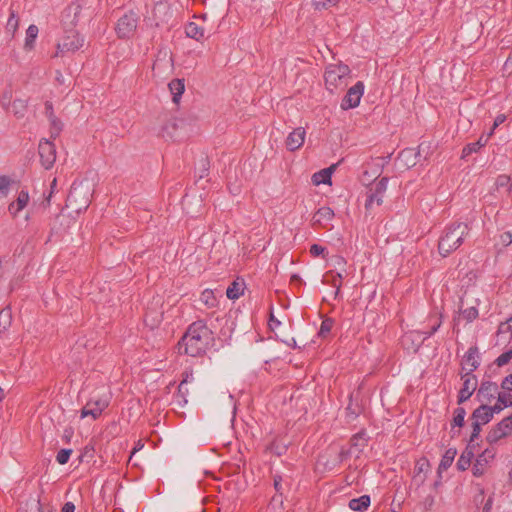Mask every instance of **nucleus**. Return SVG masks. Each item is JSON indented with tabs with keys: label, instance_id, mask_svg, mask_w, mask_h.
<instances>
[{
	"label": "nucleus",
	"instance_id": "f257e3e1",
	"mask_svg": "<svg viewBox=\"0 0 512 512\" xmlns=\"http://www.w3.org/2000/svg\"><path fill=\"white\" fill-rule=\"evenodd\" d=\"M215 345L213 331L203 319L192 322L177 343V351L180 355L201 357Z\"/></svg>",
	"mask_w": 512,
	"mask_h": 512
},
{
	"label": "nucleus",
	"instance_id": "f03ea898",
	"mask_svg": "<svg viewBox=\"0 0 512 512\" xmlns=\"http://www.w3.org/2000/svg\"><path fill=\"white\" fill-rule=\"evenodd\" d=\"M350 72L351 70L346 64H330L326 68L324 74L327 89L330 92H334V90L346 86V80L349 77Z\"/></svg>",
	"mask_w": 512,
	"mask_h": 512
},
{
	"label": "nucleus",
	"instance_id": "7ed1b4c3",
	"mask_svg": "<svg viewBox=\"0 0 512 512\" xmlns=\"http://www.w3.org/2000/svg\"><path fill=\"white\" fill-rule=\"evenodd\" d=\"M492 418L489 405L481 404L473 411L471 415L472 433L470 435V442H474L479 437L482 425L489 423Z\"/></svg>",
	"mask_w": 512,
	"mask_h": 512
},
{
	"label": "nucleus",
	"instance_id": "20e7f679",
	"mask_svg": "<svg viewBox=\"0 0 512 512\" xmlns=\"http://www.w3.org/2000/svg\"><path fill=\"white\" fill-rule=\"evenodd\" d=\"M138 20V15L133 11L124 14L116 24L115 30L118 37L122 39L133 37L138 26Z\"/></svg>",
	"mask_w": 512,
	"mask_h": 512
},
{
	"label": "nucleus",
	"instance_id": "39448f33",
	"mask_svg": "<svg viewBox=\"0 0 512 512\" xmlns=\"http://www.w3.org/2000/svg\"><path fill=\"white\" fill-rule=\"evenodd\" d=\"M83 38L80 37L79 33L75 30H70L58 42L56 46L55 57H63L68 52H75L83 46Z\"/></svg>",
	"mask_w": 512,
	"mask_h": 512
},
{
	"label": "nucleus",
	"instance_id": "423d86ee",
	"mask_svg": "<svg viewBox=\"0 0 512 512\" xmlns=\"http://www.w3.org/2000/svg\"><path fill=\"white\" fill-rule=\"evenodd\" d=\"M38 153L41 165L45 169H50L56 161V147L53 142L44 139L41 140L38 146Z\"/></svg>",
	"mask_w": 512,
	"mask_h": 512
},
{
	"label": "nucleus",
	"instance_id": "0eeeda50",
	"mask_svg": "<svg viewBox=\"0 0 512 512\" xmlns=\"http://www.w3.org/2000/svg\"><path fill=\"white\" fill-rule=\"evenodd\" d=\"M499 386L492 381H482L476 393V399L481 404L489 405L495 398L499 397Z\"/></svg>",
	"mask_w": 512,
	"mask_h": 512
},
{
	"label": "nucleus",
	"instance_id": "6e6552de",
	"mask_svg": "<svg viewBox=\"0 0 512 512\" xmlns=\"http://www.w3.org/2000/svg\"><path fill=\"white\" fill-rule=\"evenodd\" d=\"M364 93V84L362 81H358L352 86L341 101V109L348 110L355 108L359 105L360 99Z\"/></svg>",
	"mask_w": 512,
	"mask_h": 512
},
{
	"label": "nucleus",
	"instance_id": "1a4fd4ad",
	"mask_svg": "<svg viewBox=\"0 0 512 512\" xmlns=\"http://www.w3.org/2000/svg\"><path fill=\"white\" fill-rule=\"evenodd\" d=\"M424 151V143H421L418 148H405L398 155V161L405 169L414 167Z\"/></svg>",
	"mask_w": 512,
	"mask_h": 512
},
{
	"label": "nucleus",
	"instance_id": "9d476101",
	"mask_svg": "<svg viewBox=\"0 0 512 512\" xmlns=\"http://www.w3.org/2000/svg\"><path fill=\"white\" fill-rule=\"evenodd\" d=\"M389 178L388 177H382L374 187V190L368 194L366 202H365V209L368 211L372 207L373 203L376 202L377 205H381L383 203V195L387 189Z\"/></svg>",
	"mask_w": 512,
	"mask_h": 512
},
{
	"label": "nucleus",
	"instance_id": "9b49d317",
	"mask_svg": "<svg viewBox=\"0 0 512 512\" xmlns=\"http://www.w3.org/2000/svg\"><path fill=\"white\" fill-rule=\"evenodd\" d=\"M511 419L504 418L488 432L486 439L490 444L496 443L512 433L510 427Z\"/></svg>",
	"mask_w": 512,
	"mask_h": 512
},
{
	"label": "nucleus",
	"instance_id": "f8f14e48",
	"mask_svg": "<svg viewBox=\"0 0 512 512\" xmlns=\"http://www.w3.org/2000/svg\"><path fill=\"white\" fill-rule=\"evenodd\" d=\"M463 386L459 391L458 403L461 404L468 400L472 394L476 391L478 386V380L472 373H466L463 377Z\"/></svg>",
	"mask_w": 512,
	"mask_h": 512
},
{
	"label": "nucleus",
	"instance_id": "ddd939ff",
	"mask_svg": "<svg viewBox=\"0 0 512 512\" xmlns=\"http://www.w3.org/2000/svg\"><path fill=\"white\" fill-rule=\"evenodd\" d=\"M429 469L430 463L427 458L422 457L417 460L413 471L412 485L416 488L421 487L426 481Z\"/></svg>",
	"mask_w": 512,
	"mask_h": 512
},
{
	"label": "nucleus",
	"instance_id": "4468645a",
	"mask_svg": "<svg viewBox=\"0 0 512 512\" xmlns=\"http://www.w3.org/2000/svg\"><path fill=\"white\" fill-rule=\"evenodd\" d=\"M306 131L303 127H297L290 132L286 138L285 144L289 151H296L304 144Z\"/></svg>",
	"mask_w": 512,
	"mask_h": 512
},
{
	"label": "nucleus",
	"instance_id": "2eb2a0df",
	"mask_svg": "<svg viewBox=\"0 0 512 512\" xmlns=\"http://www.w3.org/2000/svg\"><path fill=\"white\" fill-rule=\"evenodd\" d=\"M334 211L327 206L320 207L312 217V226L325 227L334 218Z\"/></svg>",
	"mask_w": 512,
	"mask_h": 512
},
{
	"label": "nucleus",
	"instance_id": "dca6fc26",
	"mask_svg": "<svg viewBox=\"0 0 512 512\" xmlns=\"http://www.w3.org/2000/svg\"><path fill=\"white\" fill-rule=\"evenodd\" d=\"M369 441V436L366 431L362 429L358 433L354 434L350 438V448L355 453L356 458H359L360 454L363 452L364 448L367 446Z\"/></svg>",
	"mask_w": 512,
	"mask_h": 512
},
{
	"label": "nucleus",
	"instance_id": "f3484780",
	"mask_svg": "<svg viewBox=\"0 0 512 512\" xmlns=\"http://www.w3.org/2000/svg\"><path fill=\"white\" fill-rule=\"evenodd\" d=\"M500 388L499 402L512 406V376L510 374L502 380Z\"/></svg>",
	"mask_w": 512,
	"mask_h": 512
},
{
	"label": "nucleus",
	"instance_id": "a211bd4d",
	"mask_svg": "<svg viewBox=\"0 0 512 512\" xmlns=\"http://www.w3.org/2000/svg\"><path fill=\"white\" fill-rule=\"evenodd\" d=\"M468 234V226L465 223L459 222L454 223L452 227H450V238L455 237V241L453 242V248L457 249L463 243L464 237Z\"/></svg>",
	"mask_w": 512,
	"mask_h": 512
},
{
	"label": "nucleus",
	"instance_id": "6ab92c4d",
	"mask_svg": "<svg viewBox=\"0 0 512 512\" xmlns=\"http://www.w3.org/2000/svg\"><path fill=\"white\" fill-rule=\"evenodd\" d=\"M290 443L284 437H276L267 447L266 450L280 457L286 454Z\"/></svg>",
	"mask_w": 512,
	"mask_h": 512
},
{
	"label": "nucleus",
	"instance_id": "aec40b11",
	"mask_svg": "<svg viewBox=\"0 0 512 512\" xmlns=\"http://www.w3.org/2000/svg\"><path fill=\"white\" fill-rule=\"evenodd\" d=\"M478 357V348L477 347H470L467 351L466 355L464 356L462 366L464 370H468L467 373H471L474 371L479 363L477 361Z\"/></svg>",
	"mask_w": 512,
	"mask_h": 512
},
{
	"label": "nucleus",
	"instance_id": "412c9836",
	"mask_svg": "<svg viewBox=\"0 0 512 512\" xmlns=\"http://www.w3.org/2000/svg\"><path fill=\"white\" fill-rule=\"evenodd\" d=\"M273 486L276 494L285 495L291 487V479L279 474L273 475Z\"/></svg>",
	"mask_w": 512,
	"mask_h": 512
},
{
	"label": "nucleus",
	"instance_id": "4be33fe9",
	"mask_svg": "<svg viewBox=\"0 0 512 512\" xmlns=\"http://www.w3.org/2000/svg\"><path fill=\"white\" fill-rule=\"evenodd\" d=\"M335 168H336V165L333 164V165H331L328 168L322 169V170L314 173L313 176H312L313 183L316 184V185H319V184H330L331 183V176H332V173L335 170Z\"/></svg>",
	"mask_w": 512,
	"mask_h": 512
},
{
	"label": "nucleus",
	"instance_id": "5701e85b",
	"mask_svg": "<svg viewBox=\"0 0 512 512\" xmlns=\"http://www.w3.org/2000/svg\"><path fill=\"white\" fill-rule=\"evenodd\" d=\"M168 87L171 94L173 95V102L178 103L185 90L184 79H173L168 84Z\"/></svg>",
	"mask_w": 512,
	"mask_h": 512
},
{
	"label": "nucleus",
	"instance_id": "b1692460",
	"mask_svg": "<svg viewBox=\"0 0 512 512\" xmlns=\"http://www.w3.org/2000/svg\"><path fill=\"white\" fill-rule=\"evenodd\" d=\"M189 394L188 388L186 386V380H181L178 385L177 392L174 395V403L179 407H184L187 403V396Z\"/></svg>",
	"mask_w": 512,
	"mask_h": 512
},
{
	"label": "nucleus",
	"instance_id": "393cba45",
	"mask_svg": "<svg viewBox=\"0 0 512 512\" xmlns=\"http://www.w3.org/2000/svg\"><path fill=\"white\" fill-rule=\"evenodd\" d=\"M185 33L187 37L193 38L197 41H200L205 37L204 28L195 22H189L186 24Z\"/></svg>",
	"mask_w": 512,
	"mask_h": 512
},
{
	"label": "nucleus",
	"instance_id": "a878e982",
	"mask_svg": "<svg viewBox=\"0 0 512 512\" xmlns=\"http://www.w3.org/2000/svg\"><path fill=\"white\" fill-rule=\"evenodd\" d=\"M371 499L369 495H362L349 501L348 506L353 511H364L370 506Z\"/></svg>",
	"mask_w": 512,
	"mask_h": 512
},
{
	"label": "nucleus",
	"instance_id": "bb28decb",
	"mask_svg": "<svg viewBox=\"0 0 512 512\" xmlns=\"http://www.w3.org/2000/svg\"><path fill=\"white\" fill-rule=\"evenodd\" d=\"M39 29L36 25L31 24L26 30L24 49L30 51L34 48Z\"/></svg>",
	"mask_w": 512,
	"mask_h": 512
},
{
	"label": "nucleus",
	"instance_id": "cd10ccee",
	"mask_svg": "<svg viewBox=\"0 0 512 512\" xmlns=\"http://www.w3.org/2000/svg\"><path fill=\"white\" fill-rule=\"evenodd\" d=\"M210 161L207 156H201L195 166V173L199 179L206 177L209 173Z\"/></svg>",
	"mask_w": 512,
	"mask_h": 512
},
{
	"label": "nucleus",
	"instance_id": "c85d7f7f",
	"mask_svg": "<svg viewBox=\"0 0 512 512\" xmlns=\"http://www.w3.org/2000/svg\"><path fill=\"white\" fill-rule=\"evenodd\" d=\"M172 65H173V59L171 56L168 55V52L160 51L159 54L157 55L156 60L154 61L152 70H153V72H155L156 70L162 68L163 66L171 67Z\"/></svg>",
	"mask_w": 512,
	"mask_h": 512
},
{
	"label": "nucleus",
	"instance_id": "c756f323",
	"mask_svg": "<svg viewBox=\"0 0 512 512\" xmlns=\"http://www.w3.org/2000/svg\"><path fill=\"white\" fill-rule=\"evenodd\" d=\"M12 323V312L9 307L0 311V334L6 332Z\"/></svg>",
	"mask_w": 512,
	"mask_h": 512
},
{
	"label": "nucleus",
	"instance_id": "7c9ffc66",
	"mask_svg": "<svg viewBox=\"0 0 512 512\" xmlns=\"http://www.w3.org/2000/svg\"><path fill=\"white\" fill-rule=\"evenodd\" d=\"M448 469V450H445L442 454V459L437 469L438 479L433 483V488L437 490L441 485L442 472Z\"/></svg>",
	"mask_w": 512,
	"mask_h": 512
},
{
	"label": "nucleus",
	"instance_id": "2f4dec72",
	"mask_svg": "<svg viewBox=\"0 0 512 512\" xmlns=\"http://www.w3.org/2000/svg\"><path fill=\"white\" fill-rule=\"evenodd\" d=\"M243 293V283H238L237 281H233L226 290V295L231 300L238 299Z\"/></svg>",
	"mask_w": 512,
	"mask_h": 512
},
{
	"label": "nucleus",
	"instance_id": "473e14b6",
	"mask_svg": "<svg viewBox=\"0 0 512 512\" xmlns=\"http://www.w3.org/2000/svg\"><path fill=\"white\" fill-rule=\"evenodd\" d=\"M335 324V320L330 317H326L322 320L320 329L318 331V336L321 338H326L331 332L333 326Z\"/></svg>",
	"mask_w": 512,
	"mask_h": 512
},
{
	"label": "nucleus",
	"instance_id": "72a5a7b5",
	"mask_svg": "<svg viewBox=\"0 0 512 512\" xmlns=\"http://www.w3.org/2000/svg\"><path fill=\"white\" fill-rule=\"evenodd\" d=\"M340 0H312V6L315 10H327L338 5Z\"/></svg>",
	"mask_w": 512,
	"mask_h": 512
},
{
	"label": "nucleus",
	"instance_id": "f704fd0d",
	"mask_svg": "<svg viewBox=\"0 0 512 512\" xmlns=\"http://www.w3.org/2000/svg\"><path fill=\"white\" fill-rule=\"evenodd\" d=\"M19 26V18L14 10H10V15L6 24L7 32H10L12 35L15 34Z\"/></svg>",
	"mask_w": 512,
	"mask_h": 512
},
{
	"label": "nucleus",
	"instance_id": "c9c22d12",
	"mask_svg": "<svg viewBox=\"0 0 512 512\" xmlns=\"http://www.w3.org/2000/svg\"><path fill=\"white\" fill-rule=\"evenodd\" d=\"M362 412V408L359 404H354L352 402V396H350V402L348 404V406L346 407V416L350 419V420H354L356 419Z\"/></svg>",
	"mask_w": 512,
	"mask_h": 512
},
{
	"label": "nucleus",
	"instance_id": "e433bc0d",
	"mask_svg": "<svg viewBox=\"0 0 512 512\" xmlns=\"http://www.w3.org/2000/svg\"><path fill=\"white\" fill-rule=\"evenodd\" d=\"M200 300L209 308L215 307L217 305V299L214 296L211 290H204L201 293Z\"/></svg>",
	"mask_w": 512,
	"mask_h": 512
},
{
	"label": "nucleus",
	"instance_id": "4c0bfd02",
	"mask_svg": "<svg viewBox=\"0 0 512 512\" xmlns=\"http://www.w3.org/2000/svg\"><path fill=\"white\" fill-rule=\"evenodd\" d=\"M178 128L177 119L171 118L167 121V123L162 127L163 136H168L173 138V132H175Z\"/></svg>",
	"mask_w": 512,
	"mask_h": 512
},
{
	"label": "nucleus",
	"instance_id": "58836bf2",
	"mask_svg": "<svg viewBox=\"0 0 512 512\" xmlns=\"http://www.w3.org/2000/svg\"><path fill=\"white\" fill-rule=\"evenodd\" d=\"M50 121V134L52 138H56L60 132L62 131L63 124L61 120L57 117H52L49 119Z\"/></svg>",
	"mask_w": 512,
	"mask_h": 512
},
{
	"label": "nucleus",
	"instance_id": "ea45409f",
	"mask_svg": "<svg viewBox=\"0 0 512 512\" xmlns=\"http://www.w3.org/2000/svg\"><path fill=\"white\" fill-rule=\"evenodd\" d=\"M102 414L101 408L92 407L90 408V403L81 410V418H85L87 416H92L93 419H97Z\"/></svg>",
	"mask_w": 512,
	"mask_h": 512
},
{
	"label": "nucleus",
	"instance_id": "a19ab883",
	"mask_svg": "<svg viewBox=\"0 0 512 512\" xmlns=\"http://www.w3.org/2000/svg\"><path fill=\"white\" fill-rule=\"evenodd\" d=\"M16 211L23 210L29 202V193L26 190H21L16 199Z\"/></svg>",
	"mask_w": 512,
	"mask_h": 512
},
{
	"label": "nucleus",
	"instance_id": "79ce46f5",
	"mask_svg": "<svg viewBox=\"0 0 512 512\" xmlns=\"http://www.w3.org/2000/svg\"><path fill=\"white\" fill-rule=\"evenodd\" d=\"M485 143L486 141L482 142V139L480 138L477 142L468 144L462 151V158H465L471 153L478 151L482 146L485 145Z\"/></svg>",
	"mask_w": 512,
	"mask_h": 512
},
{
	"label": "nucleus",
	"instance_id": "37998d69",
	"mask_svg": "<svg viewBox=\"0 0 512 512\" xmlns=\"http://www.w3.org/2000/svg\"><path fill=\"white\" fill-rule=\"evenodd\" d=\"M465 416H466V411L464 408L459 407V408L455 409L454 417H453V426L462 427L464 425Z\"/></svg>",
	"mask_w": 512,
	"mask_h": 512
},
{
	"label": "nucleus",
	"instance_id": "c03bdc74",
	"mask_svg": "<svg viewBox=\"0 0 512 512\" xmlns=\"http://www.w3.org/2000/svg\"><path fill=\"white\" fill-rule=\"evenodd\" d=\"M94 454H95V448H94V446H93L92 444H87V445L83 448V450H82V452H81V454H80V456H79V460H80L81 462H82V461H87V462H88V461H90V460H92V459H93Z\"/></svg>",
	"mask_w": 512,
	"mask_h": 512
},
{
	"label": "nucleus",
	"instance_id": "a18cd8bd",
	"mask_svg": "<svg viewBox=\"0 0 512 512\" xmlns=\"http://www.w3.org/2000/svg\"><path fill=\"white\" fill-rule=\"evenodd\" d=\"M381 160V158H377L376 161H371L366 164V167L371 169L372 176H380L384 166L383 163H380Z\"/></svg>",
	"mask_w": 512,
	"mask_h": 512
},
{
	"label": "nucleus",
	"instance_id": "49530a36",
	"mask_svg": "<svg viewBox=\"0 0 512 512\" xmlns=\"http://www.w3.org/2000/svg\"><path fill=\"white\" fill-rule=\"evenodd\" d=\"M72 452V449H61L56 455V461L61 465L66 464L69 461Z\"/></svg>",
	"mask_w": 512,
	"mask_h": 512
},
{
	"label": "nucleus",
	"instance_id": "de8ad7c7",
	"mask_svg": "<svg viewBox=\"0 0 512 512\" xmlns=\"http://www.w3.org/2000/svg\"><path fill=\"white\" fill-rule=\"evenodd\" d=\"M512 359V348L504 353H502L500 356H498L495 360V363L497 366L502 367L509 363V361Z\"/></svg>",
	"mask_w": 512,
	"mask_h": 512
},
{
	"label": "nucleus",
	"instance_id": "09e8293b",
	"mask_svg": "<svg viewBox=\"0 0 512 512\" xmlns=\"http://www.w3.org/2000/svg\"><path fill=\"white\" fill-rule=\"evenodd\" d=\"M283 498H284V495L275 494L272 497V499H271V501L269 503L268 508L272 509V510L282 509V507H283Z\"/></svg>",
	"mask_w": 512,
	"mask_h": 512
},
{
	"label": "nucleus",
	"instance_id": "8fccbe9b",
	"mask_svg": "<svg viewBox=\"0 0 512 512\" xmlns=\"http://www.w3.org/2000/svg\"><path fill=\"white\" fill-rule=\"evenodd\" d=\"M10 185L11 179L8 176H0V195L6 196Z\"/></svg>",
	"mask_w": 512,
	"mask_h": 512
},
{
	"label": "nucleus",
	"instance_id": "3c124183",
	"mask_svg": "<svg viewBox=\"0 0 512 512\" xmlns=\"http://www.w3.org/2000/svg\"><path fill=\"white\" fill-rule=\"evenodd\" d=\"M331 285L336 288L334 292V298L336 299L340 294V288L342 285V275L340 273L332 275Z\"/></svg>",
	"mask_w": 512,
	"mask_h": 512
},
{
	"label": "nucleus",
	"instance_id": "603ef678",
	"mask_svg": "<svg viewBox=\"0 0 512 512\" xmlns=\"http://www.w3.org/2000/svg\"><path fill=\"white\" fill-rule=\"evenodd\" d=\"M12 106L15 109V115L19 117L24 115L23 111L26 109L25 101L20 99L14 100Z\"/></svg>",
	"mask_w": 512,
	"mask_h": 512
},
{
	"label": "nucleus",
	"instance_id": "864d4df0",
	"mask_svg": "<svg viewBox=\"0 0 512 512\" xmlns=\"http://www.w3.org/2000/svg\"><path fill=\"white\" fill-rule=\"evenodd\" d=\"M352 454H355V453L353 452V450L351 448L346 449V448L342 447L338 454V459L340 462H344L348 458H350Z\"/></svg>",
	"mask_w": 512,
	"mask_h": 512
},
{
	"label": "nucleus",
	"instance_id": "5fc2aeb1",
	"mask_svg": "<svg viewBox=\"0 0 512 512\" xmlns=\"http://www.w3.org/2000/svg\"><path fill=\"white\" fill-rule=\"evenodd\" d=\"M325 250H326L325 247H323L319 244H313V245H311L309 252L313 257H318V256L322 255Z\"/></svg>",
	"mask_w": 512,
	"mask_h": 512
},
{
	"label": "nucleus",
	"instance_id": "6e6d98bb",
	"mask_svg": "<svg viewBox=\"0 0 512 512\" xmlns=\"http://www.w3.org/2000/svg\"><path fill=\"white\" fill-rule=\"evenodd\" d=\"M470 462H471V457L470 456L469 457H465L464 455H462L459 458L458 462H457V467H458L459 470L464 471L470 465Z\"/></svg>",
	"mask_w": 512,
	"mask_h": 512
},
{
	"label": "nucleus",
	"instance_id": "4d7b16f0",
	"mask_svg": "<svg viewBox=\"0 0 512 512\" xmlns=\"http://www.w3.org/2000/svg\"><path fill=\"white\" fill-rule=\"evenodd\" d=\"M506 407H511V405H504L502 402H499V397H497V402L495 405L490 406V413L493 416L495 413H500Z\"/></svg>",
	"mask_w": 512,
	"mask_h": 512
},
{
	"label": "nucleus",
	"instance_id": "13d9d810",
	"mask_svg": "<svg viewBox=\"0 0 512 512\" xmlns=\"http://www.w3.org/2000/svg\"><path fill=\"white\" fill-rule=\"evenodd\" d=\"M74 434V430L72 427H66L63 431L62 440L69 444Z\"/></svg>",
	"mask_w": 512,
	"mask_h": 512
},
{
	"label": "nucleus",
	"instance_id": "bf43d9fd",
	"mask_svg": "<svg viewBox=\"0 0 512 512\" xmlns=\"http://www.w3.org/2000/svg\"><path fill=\"white\" fill-rule=\"evenodd\" d=\"M463 313L465 315V318L469 321L474 320L478 316V311L474 307L464 310Z\"/></svg>",
	"mask_w": 512,
	"mask_h": 512
},
{
	"label": "nucleus",
	"instance_id": "052dcab7",
	"mask_svg": "<svg viewBox=\"0 0 512 512\" xmlns=\"http://www.w3.org/2000/svg\"><path fill=\"white\" fill-rule=\"evenodd\" d=\"M438 250H439V253L443 257H447L448 256V248H445V238L444 237H441L440 240H439Z\"/></svg>",
	"mask_w": 512,
	"mask_h": 512
},
{
	"label": "nucleus",
	"instance_id": "680f3d73",
	"mask_svg": "<svg viewBox=\"0 0 512 512\" xmlns=\"http://www.w3.org/2000/svg\"><path fill=\"white\" fill-rule=\"evenodd\" d=\"M45 114H46L48 119H51L52 117H56L55 114H54L53 105L49 101H47L45 103Z\"/></svg>",
	"mask_w": 512,
	"mask_h": 512
},
{
	"label": "nucleus",
	"instance_id": "e2e57ef3",
	"mask_svg": "<svg viewBox=\"0 0 512 512\" xmlns=\"http://www.w3.org/2000/svg\"><path fill=\"white\" fill-rule=\"evenodd\" d=\"M281 322L275 318V316L273 315V313L270 314V317H269V327L271 330H274L275 328H277L278 326H280Z\"/></svg>",
	"mask_w": 512,
	"mask_h": 512
},
{
	"label": "nucleus",
	"instance_id": "0e129e2a",
	"mask_svg": "<svg viewBox=\"0 0 512 512\" xmlns=\"http://www.w3.org/2000/svg\"><path fill=\"white\" fill-rule=\"evenodd\" d=\"M512 326L511 324H508L507 322L501 323L498 328V333H507L510 332L512 334L511 330Z\"/></svg>",
	"mask_w": 512,
	"mask_h": 512
},
{
	"label": "nucleus",
	"instance_id": "69168bd1",
	"mask_svg": "<svg viewBox=\"0 0 512 512\" xmlns=\"http://www.w3.org/2000/svg\"><path fill=\"white\" fill-rule=\"evenodd\" d=\"M77 194H78V190H77V188L72 187V188H71V190H70V192H69V194H68L67 201H68L69 203H71V204H72L73 202H75V201H76V196H77Z\"/></svg>",
	"mask_w": 512,
	"mask_h": 512
},
{
	"label": "nucleus",
	"instance_id": "338daca9",
	"mask_svg": "<svg viewBox=\"0 0 512 512\" xmlns=\"http://www.w3.org/2000/svg\"><path fill=\"white\" fill-rule=\"evenodd\" d=\"M510 182V178L506 175H501L497 178V185L498 186H505L508 185Z\"/></svg>",
	"mask_w": 512,
	"mask_h": 512
},
{
	"label": "nucleus",
	"instance_id": "774afa93",
	"mask_svg": "<svg viewBox=\"0 0 512 512\" xmlns=\"http://www.w3.org/2000/svg\"><path fill=\"white\" fill-rule=\"evenodd\" d=\"M75 505L72 502H66L62 507V512H74Z\"/></svg>",
	"mask_w": 512,
	"mask_h": 512
}]
</instances>
